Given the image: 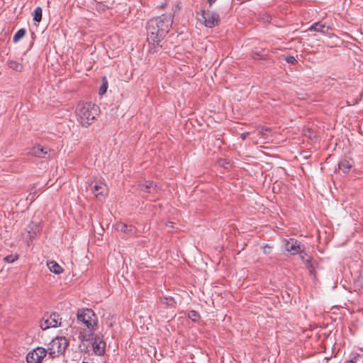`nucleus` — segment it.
I'll return each mask as SVG.
<instances>
[{
  "instance_id": "nucleus-8",
  "label": "nucleus",
  "mask_w": 363,
  "mask_h": 363,
  "mask_svg": "<svg viewBox=\"0 0 363 363\" xmlns=\"http://www.w3.org/2000/svg\"><path fill=\"white\" fill-rule=\"evenodd\" d=\"M60 315L56 313H53L49 316L45 315L43 318L40 322V327L44 330L50 328H56L60 325Z\"/></svg>"
},
{
  "instance_id": "nucleus-25",
  "label": "nucleus",
  "mask_w": 363,
  "mask_h": 363,
  "mask_svg": "<svg viewBox=\"0 0 363 363\" xmlns=\"http://www.w3.org/2000/svg\"><path fill=\"white\" fill-rule=\"evenodd\" d=\"M248 135H249L248 132L243 133L241 134L240 138L244 140L246 139V138L247 137Z\"/></svg>"
},
{
  "instance_id": "nucleus-2",
  "label": "nucleus",
  "mask_w": 363,
  "mask_h": 363,
  "mask_svg": "<svg viewBox=\"0 0 363 363\" xmlns=\"http://www.w3.org/2000/svg\"><path fill=\"white\" fill-rule=\"evenodd\" d=\"M99 108L98 106L85 103L79 104L76 109V116L77 121L83 126L87 127L92 124L99 115Z\"/></svg>"
},
{
  "instance_id": "nucleus-12",
  "label": "nucleus",
  "mask_w": 363,
  "mask_h": 363,
  "mask_svg": "<svg viewBox=\"0 0 363 363\" xmlns=\"http://www.w3.org/2000/svg\"><path fill=\"white\" fill-rule=\"evenodd\" d=\"M51 150L39 145L33 147L30 151V154L38 157L45 158L48 155L50 156Z\"/></svg>"
},
{
  "instance_id": "nucleus-26",
  "label": "nucleus",
  "mask_w": 363,
  "mask_h": 363,
  "mask_svg": "<svg viewBox=\"0 0 363 363\" xmlns=\"http://www.w3.org/2000/svg\"><path fill=\"white\" fill-rule=\"evenodd\" d=\"M259 130L262 133H264V130L267 131V130H269V129H268V128H264V127H259Z\"/></svg>"
},
{
  "instance_id": "nucleus-21",
  "label": "nucleus",
  "mask_w": 363,
  "mask_h": 363,
  "mask_svg": "<svg viewBox=\"0 0 363 363\" xmlns=\"http://www.w3.org/2000/svg\"><path fill=\"white\" fill-rule=\"evenodd\" d=\"M18 259V255L17 254H15V255H9L6 256L4 258V260L7 263H13Z\"/></svg>"
},
{
  "instance_id": "nucleus-6",
  "label": "nucleus",
  "mask_w": 363,
  "mask_h": 363,
  "mask_svg": "<svg viewBox=\"0 0 363 363\" xmlns=\"http://www.w3.org/2000/svg\"><path fill=\"white\" fill-rule=\"evenodd\" d=\"M90 189L99 200H103L108 194L106 184L101 180H96L89 184Z\"/></svg>"
},
{
  "instance_id": "nucleus-18",
  "label": "nucleus",
  "mask_w": 363,
  "mask_h": 363,
  "mask_svg": "<svg viewBox=\"0 0 363 363\" xmlns=\"http://www.w3.org/2000/svg\"><path fill=\"white\" fill-rule=\"evenodd\" d=\"M43 10L42 8L38 6L33 13V18L35 21L40 22L42 20Z\"/></svg>"
},
{
  "instance_id": "nucleus-22",
  "label": "nucleus",
  "mask_w": 363,
  "mask_h": 363,
  "mask_svg": "<svg viewBox=\"0 0 363 363\" xmlns=\"http://www.w3.org/2000/svg\"><path fill=\"white\" fill-rule=\"evenodd\" d=\"M188 316L190 319H191L193 321H196V320L199 317V314L196 311H190L189 312Z\"/></svg>"
},
{
  "instance_id": "nucleus-28",
  "label": "nucleus",
  "mask_w": 363,
  "mask_h": 363,
  "mask_svg": "<svg viewBox=\"0 0 363 363\" xmlns=\"http://www.w3.org/2000/svg\"><path fill=\"white\" fill-rule=\"evenodd\" d=\"M158 199V196H153L152 198H150V199L152 201H155Z\"/></svg>"
},
{
  "instance_id": "nucleus-9",
  "label": "nucleus",
  "mask_w": 363,
  "mask_h": 363,
  "mask_svg": "<svg viewBox=\"0 0 363 363\" xmlns=\"http://www.w3.org/2000/svg\"><path fill=\"white\" fill-rule=\"evenodd\" d=\"M47 354V350L43 347H37L28 353L26 361L28 363H39Z\"/></svg>"
},
{
  "instance_id": "nucleus-30",
  "label": "nucleus",
  "mask_w": 363,
  "mask_h": 363,
  "mask_svg": "<svg viewBox=\"0 0 363 363\" xmlns=\"http://www.w3.org/2000/svg\"><path fill=\"white\" fill-rule=\"evenodd\" d=\"M255 55H259L257 53H255V55L253 56L254 59H257V57L255 56Z\"/></svg>"
},
{
  "instance_id": "nucleus-19",
  "label": "nucleus",
  "mask_w": 363,
  "mask_h": 363,
  "mask_svg": "<svg viewBox=\"0 0 363 363\" xmlns=\"http://www.w3.org/2000/svg\"><path fill=\"white\" fill-rule=\"evenodd\" d=\"M26 34V30L23 28L19 29L13 38V40L14 43H17Z\"/></svg>"
},
{
  "instance_id": "nucleus-17",
  "label": "nucleus",
  "mask_w": 363,
  "mask_h": 363,
  "mask_svg": "<svg viewBox=\"0 0 363 363\" xmlns=\"http://www.w3.org/2000/svg\"><path fill=\"white\" fill-rule=\"evenodd\" d=\"M8 65L9 68L17 72H22L23 69V65L14 60L9 61Z\"/></svg>"
},
{
  "instance_id": "nucleus-20",
  "label": "nucleus",
  "mask_w": 363,
  "mask_h": 363,
  "mask_svg": "<svg viewBox=\"0 0 363 363\" xmlns=\"http://www.w3.org/2000/svg\"><path fill=\"white\" fill-rule=\"evenodd\" d=\"M303 262L308 264L311 263V257L308 256L305 252L304 248L298 253Z\"/></svg>"
},
{
  "instance_id": "nucleus-29",
  "label": "nucleus",
  "mask_w": 363,
  "mask_h": 363,
  "mask_svg": "<svg viewBox=\"0 0 363 363\" xmlns=\"http://www.w3.org/2000/svg\"><path fill=\"white\" fill-rule=\"evenodd\" d=\"M346 363H356V362L352 360H350V361L347 362Z\"/></svg>"
},
{
  "instance_id": "nucleus-5",
  "label": "nucleus",
  "mask_w": 363,
  "mask_h": 363,
  "mask_svg": "<svg viewBox=\"0 0 363 363\" xmlns=\"http://www.w3.org/2000/svg\"><path fill=\"white\" fill-rule=\"evenodd\" d=\"M68 345V342L65 337H57L53 339L48 347L49 354L52 357L62 354Z\"/></svg>"
},
{
  "instance_id": "nucleus-4",
  "label": "nucleus",
  "mask_w": 363,
  "mask_h": 363,
  "mask_svg": "<svg viewBox=\"0 0 363 363\" xmlns=\"http://www.w3.org/2000/svg\"><path fill=\"white\" fill-rule=\"evenodd\" d=\"M91 334L88 335H80V338L82 341H92L91 345L94 352L96 355H103L105 352L106 343L102 337L99 335H96L94 337H91Z\"/></svg>"
},
{
  "instance_id": "nucleus-1",
  "label": "nucleus",
  "mask_w": 363,
  "mask_h": 363,
  "mask_svg": "<svg viewBox=\"0 0 363 363\" xmlns=\"http://www.w3.org/2000/svg\"><path fill=\"white\" fill-rule=\"evenodd\" d=\"M172 22V13L162 14L149 20L147 24V40L153 45H159L160 42L169 32Z\"/></svg>"
},
{
  "instance_id": "nucleus-32",
  "label": "nucleus",
  "mask_w": 363,
  "mask_h": 363,
  "mask_svg": "<svg viewBox=\"0 0 363 363\" xmlns=\"http://www.w3.org/2000/svg\"><path fill=\"white\" fill-rule=\"evenodd\" d=\"M272 51V52L275 53L276 52V49H273Z\"/></svg>"
},
{
  "instance_id": "nucleus-23",
  "label": "nucleus",
  "mask_w": 363,
  "mask_h": 363,
  "mask_svg": "<svg viewBox=\"0 0 363 363\" xmlns=\"http://www.w3.org/2000/svg\"><path fill=\"white\" fill-rule=\"evenodd\" d=\"M284 60L290 65H296L297 63V60L291 55L284 57Z\"/></svg>"
},
{
  "instance_id": "nucleus-3",
  "label": "nucleus",
  "mask_w": 363,
  "mask_h": 363,
  "mask_svg": "<svg viewBox=\"0 0 363 363\" xmlns=\"http://www.w3.org/2000/svg\"><path fill=\"white\" fill-rule=\"evenodd\" d=\"M77 320L82 323L90 332L96 330L97 328V318L91 309L83 308L77 312Z\"/></svg>"
},
{
  "instance_id": "nucleus-15",
  "label": "nucleus",
  "mask_w": 363,
  "mask_h": 363,
  "mask_svg": "<svg viewBox=\"0 0 363 363\" xmlns=\"http://www.w3.org/2000/svg\"><path fill=\"white\" fill-rule=\"evenodd\" d=\"M50 271L56 274H60L63 272V269L60 267L55 261H50L47 264Z\"/></svg>"
},
{
  "instance_id": "nucleus-14",
  "label": "nucleus",
  "mask_w": 363,
  "mask_h": 363,
  "mask_svg": "<svg viewBox=\"0 0 363 363\" xmlns=\"http://www.w3.org/2000/svg\"><path fill=\"white\" fill-rule=\"evenodd\" d=\"M338 167L343 173H348L352 167V162L347 159H343L340 161Z\"/></svg>"
},
{
  "instance_id": "nucleus-31",
  "label": "nucleus",
  "mask_w": 363,
  "mask_h": 363,
  "mask_svg": "<svg viewBox=\"0 0 363 363\" xmlns=\"http://www.w3.org/2000/svg\"><path fill=\"white\" fill-rule=\"evenodd\" d=\"M34 234H35V233H33V234H30V238H33L34 237Z\"/></svg>"
},
{
  "instance_id": "nucleus-24",
  "label": "nucleus",
  "mask_w": 363,
  "mask_h": 363,
  "mask_svg": "<svg viewBox=\"0 0 363 363\" xmlns=\"http://www.w3.org/2000/svg\"><path fill=\"white\" fill-rule=\"evenodd\" d=\"M107 88H108V82L106 81H104L103 82V84L99 88V94L100 95L104 94L107 90Z\"/></svg>"
},
{
  "instance_id": "nucleus-13",
  "label": "nucleus",
  "mask_w": 363,
  "mask_h": 363,
  "mask_svg": "<svg viewBox=\"0 0 363 363\" xmlns=\"http://www.w3.org/2000/svg\"><path fill=\"white\" fill-rule=\"evenodd\" d=\"M115 229L118 232H122L129 236L136 233V228L132 225H128L123 223H117L115 225Z\"/></svg>"
},
{
  "instance_id": "nucleus-10",
  "label": "nucleus",
  "mask_w": 363,
  "mask_h": 363,
  "mask_svg": "<svg viewBox=\"0 0 363 363\" xmlns=\"http://www.w3.org/2000/svg\"><path fill=\"white\" fill-rule=\"evenodd\" d=\"M303 248L304 245L296 239L290 238L286 240L285 249L291 255L298 254Z\"/></svg>"
},
{
  "instance_id": "nucleus-27",
  "label": "nucleus",
  "mask_w": 363,
  "mask_h": 363,
  "mask_svg": "<svg viewBox=\"0 0 363 363\" xmlns=\"http://www.w3.org/2000/svg\"><path fill=\"white\" fill-rule=\"evenodd\" d=\"M208 1L210 6H211L216 1V0H208Z\"/></svg>"
},
{
  "instance_id": "nucleus-7",
  "label": "nucleus",
  "mask_w": 363,
  "mask_h": 363,
  "mask_svg": "<svg viewBox=\"0 0 363 363\" xmlns=\"http://www.w3.org/2000/svg\"><path fill=\"white\" fill-rule=\"evenodd\" d=\"M219 15L214 11H203L200 21L208 28H213L218 25L219 22Z\"/></svg>"
},
{
  "instance_id": "nucleus-11",
  "label": "nucleus",
  "mask_w": 363,
  "mask_h": 363,
  "mask_svg": "<svg viewBox=\"0 0 363 363\" xmlns=\"http://www.w3.org/2000/svg\"><path fill=\"white\" fill-rule=\"evenodd\" d=\"M138 188L140 191L148 193L150 194H157L159 193L160 188L153 182L145 181L143 183L138 184Z\"/></svg>"
},
{
  "instance_id": "nucleus-16",
  "label": "nucleus",
  "mask_w": 363,
  "mask_h": 363,
  "mask_svg": "<svg viewBox=\"0 0 363 363\" xmlns=\"http://www.w3.org/2000/svg\"><path fill=\"white\" fill-rule=\"evenodd\" d=\"M309 30H313L316 32H320L322 33H325L328 30V27L324 24H321L320 23H315L313 24L309 28Z\"/></svg>"
}]
</instances>
